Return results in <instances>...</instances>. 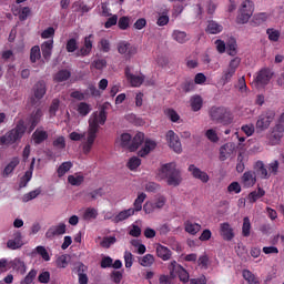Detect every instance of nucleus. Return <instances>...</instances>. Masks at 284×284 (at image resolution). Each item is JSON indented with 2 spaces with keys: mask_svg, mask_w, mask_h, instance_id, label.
I'll return each mask as SVG.
<instances>
[{
  "mask_svg": "<svg viewBox=\"0 0 284 284\" xmlns=\"http://www.w3.org/2000/svg\"><path fill=\"white\" fill-rule=\"evenodd\" d=\"M105 121H108V112H105V108H102L99 113H93L89 119L88 138L87 142L83 144L84 154H90L94 141H97L99 125H105Z\"/></svg>",
  "mask_w": 284,
  "mask_h": 284,
  "instance_id": "obj_1",
  "label": "nucleus"
},
{
  "mask_svg": "<svg viewBox=\"0 0 284 284\" xmlns=\"http://www.w3.org/2000/svg\"><path fill=\"white\" fill-rule=\"evenodd\" d=\"M105 121H108V112H105V108H102L99 113H93L89 119L88 138L87 142L83 144L84 154H90L94 141H97L99 125H105Z\"/></svg>",
  "mask_w": 284,
  "mask_h": 284,
  "instance_id": "obj_2",
  "label": "nucleus"
},
{
  "mask_svg": "<svg viewBox=\"0 0 284 284\" xmlns=\"http://www.w3.org/2000/svg\"><path fill=\"white\" fill-rule=\"evenodd\" d=\"M160 175L162 179H166L168 185H172L173 187H179L183 181L181 171L176 169V163L174 162L163 164L160 170Z\"/></svg>",
  "mask_w": 284,
  "mask_h": 284,
  "instance_id": "obj_3",
  "label": "nucleus"
},
{
  "mask_svg": "<svg viewBox=\"0 0 284 284\" xmlns=\"http://www.w3.org/2000/svg\"><path fill=\"white\" fill-rule=\"evenodd\" d=\"M209 116L213 123H220L221 125H232L234 122L232 111L225 106H212Z\"/></svg>",
  "mask_w": 284,
  "mask_h": 284,
  "instance_id": "obj_4",
  "label": "nucleus"
},
{
  "mask_svg": "<svg viewBox=\"0 0 284 284\" xmlns=\"http://www.w3.org/2000/svg\"><path fill=\"white\" fill-rule=\"evenodd\" d=\"M145 199H148V194H145L144 192L140 193L133 202V209H126L121 211L112 219V222L121 223L123 221H128L130 216H134L136 212H141V210H143V203L145 202Z\"/></svg>",
  "mask_w": 284,
  "mask_h": 284,
  "instance_id": "obj_5",
  "label": "nucleus"
},
{
  "mask_svg": "<svg viewBox=\"0 0 284 284\" xmlns=\"http://www.w3.org/2000/svg\"><path fill=\"white\" fill-rule=\"evenodd\" d=\"M26 130V122H23V120H20L17 123L16 128L11 129L4 135L0 136V145H14L17 141H21V139H23Z\"/></svg>",
  "mask_w": 284,
  "mask_h": 284,
  "instance_id": "obj_6",
  "label": "nucleus"
},
{
  "mask_svg": "<svg viewBox=\"0 0 284 284\" xmlns=\"http://www.w3.org/2000/svg\"><path fill=\"white\" fill-rule=\"evenodd\" d=\"M239 65H241V58H233L226 68L222 71V77L220 79L222 85H227V83H232V79L236 75V70H239Z\"/></svg>",
  "mask_w": 284,
  "mask_h": 284,
  "instance_id": "obj_7",
  "label": "nucleus"
},
{
  "mask_svg": "<svg viewBox=\"0 0 284 284\" xmlns=\"http://www.w3.org/2000/svg\"><path fill=\"white\" fill-rule=\"evenodd\" d=\"M252 14H254V2L251 0H245L241 4L236 22L241 24L247 23V21H250L252 18Z\"/></svg>",
  "mask_w": 284,
  "mask_h": 284,
  "instance_id": "obj_8",
  "label": "nucleus"
},
{
  "mask_svg": "<svg viewBox=\"0 0 284 284\" xmlns=\"http://www.w3.org/2000/svg\"><path fill=\"white\" fill-rule=\"evenodd\" d=\"M274 116L276 113L272 110H267L263 112L256 121L255 128L258 132H265L272 125V121H274Z\"/></svg>",
  "mask_w": 284,
  "mask_h": 284,
  "instance_id": "obj_9",
  "label": "nucleus"
},
{
  "mask_svg": "<svg viewBox=\"0 0 284 284\" xmlns=\"http://www.w3.org/2000/svg\"><path fill=\"white\" fill-rule=\"evenodd\" d=\"M169 271H170L172 278H175V276H179V278H180V281H182V283L190 282V273H187V271L183 266H181L179 263H176V261H172L169 264Z\"/></svg>",
  "mask_w": 284,
  "mask_h": 284,
  "instance_id": "obj_10",
  "label": "nucleus"
},
{
  "mask_svg": "<svg viewBox=\"0 0 284 284\" xmlns=\"http://www.w3.org/2000/svg\"><path fill=\"white\" fill-rule=\"evenodd\" d=\"M118 52L119 54H124L126 59H132L139 52V49L128 41H120L118 43Z\"/></svg>",
  "mask_w": 284,
  "mask_h": 284,
  "instance_id": "obj_11",
  "label": "nucleus"
},
{
  "mask_svg": "<svg viewBox=\"0 0 284 284\" xmlns=\"http://www.w3.org/2000/svg\"><path fill=\"white\" fill-rule=\"evenodd\" d=\"M272 77H274L272 70L267 68L260 70L254 79L255 85L264 88V85H267L272 81Z\"/></svg>",
  "mask_w": 284,
  "mask_h": 284,
  "instance_id": "obj_12",
  "label": "nucleus"
},
{
  "mask_svg": "<svg viewBox=\"0 0 284 284\" xmlns=\"http://www.w3.org/2000/svg\"><path fill=\"white\" fill-rule=\"evenodd\" d=\"M166 142L169 144V148H171V150H173V152H175L176 154H181V152H183L181 140L173 130L166 132Z\"/></svg>",
  "mask_w": 284,
  "mask_h": 284,
  "instance_id": "obj_13",
  "label": "nucleus"
},
{
  "mask_svg": "<svg viewBox=\"0 0 284 284\" xmlns=\"http://www.w3.org/2000/svg\"><path fill=\"white\" fill-rule=\"evenodd\" d=\"M124 74L126 77V81H129L132 88H141V85H143V81H145L144 75L133 74L130 67H125Z\"/></svg>",
  "mask_w": 284,
  "mask_h": 284,
  "instance_id": "obj_14",
  "label": "nucleus"
},
{
  "mask_svg": "<svg viewBox=\"0 0 284 284\" xmlns=\"http://www.w3.org/2000/svg\"><path fill=\"white\" fill-rule=\"evenodd\" d=\"M67 232L65 223H59L58 225H52L45 232V239L52 241V239H57V236H63Z\"/></svg>",
  "mask_w": 284,
  "mask_h": 284,
  "instance_id": "obj_15",
  "label": "nucleus"
},
{
  "mask_svg": "<svg viewBox=\"0 0 284 284\" xmlns=\"http://www.w3.org/2000/svg\"><path fill=\"white\" fill-rule=\"evenodd\" d=\"M189 172H191L193 179H197L202 183H207L210 181V175L205 171H201V169L196 168L194 164L189 165Z\"/></svg>",
  "mask_w": 284,
  "mask_h": 284,
  "instance_id": "obj_16",
  "label": "nucleus"
},
{
  "mask_svg": "<svg viewBox=\"0 0 284 284\" xmlns=\"http://www.w3.org/2000/svg\"><path fill=\"white\" fill-rule=\"evenodd\" d=\"M241 183L243 187H254L256 185V172L245 171L241 178Z\"/></svg>",
  "mask_w": 284,
  "mask_h": 284,
  "instance_id": "obj_17",
  "label": "nucleus"
},
{
  "mask_svg": "<svg viewBox=\"0 0 284 284\" xmlns=\"http://www.w3.org/2000/svg\"><path fill=\"white\" fill-rule=\"evenodd\" d=\"M45 92H47L45 82L40 81V82L36 83V85L33 87V97L34 98L31 99L32 105H37V102H34V99H37V101H41V99L43 97H45Z\"/></svg>",
  "mask_w": 284,
  "mask_h": 284,
  "instance_id": "obj_18",
  "label": "nucleus"
},
{
  "mask_svg": "<svg viewBox=\"0 0 284 284\" xmlns=\"http://www.w3.org/2000/svg\"><path fill=\"white\" fill-rule=\"evenodd\" d=\"M22 239L23 236L21 235V232H14L13 239L7 242L8 250H21V247H23Z\"/></svg>",
  "mask_w": 284,
  "mask_h": 284,
  "instance_id": "obj_19",
  "label": "nucleus"
},
{
  "mask_svg": "<svg viewBox=\"0 0 284 284\" xmlns=\"http://www.w3.org/2000/svg\"><path fill=\"white\" fill-rule=\"evenodd\" d=\"M220 236H222L224 241H232L234 239V229H232L230 223L224 222L220 224Z\"/></svg>",
  "mask_w": 284,
  "mask_h": 284,
  "instance_id": "obj_20",
  "label": "nucleus"
},
{
  "mask_svg": "<svg viewBox=\"0 0 284 284\" xmlns=\"http://www.w3.org/2000/svg\"><path fill=\"white\" fill-rule=\"evenodd\" d=\"M234 143H225L220 148V161H227L234 154Z\"/></svg>",
  "mask_w": 284,
  "mask_h": 284,
  "instance_id": "obj_21",
  "label": "nucleus"
},
{
  "mask_svg": "<svg viewBox=\"0 0 284 284\" xmlns=\"http://www.w3.org/2000/svg\"><path fill=\"white\" fill-rule=\"evenodd\" d=\"M53 48H54V40L53 39L44 41L41 44V52H42V57H43L44 60L49 61L51 59Z\"/></svg>",
  "mask_w": 284,
  "mask_h": 284,
  "instance_id": "obj_22",
  "label": "nucleus"
},
{
  "mask_svg": "<svg viewBox=\"0 0 284 284\" xmlns=\"http://www.w3.org/2000/svg\"><path fill=\"white\" fill-rule=\"evenodd\" d=\"M94 43V34H89L84 38V45L80 49L81 57H88L92 52Z\"/></svg>",
  "mask_w": 284,
  "mask_h": 284,
  "instance_id": "obj_23",
  "label": "nucleus"
},
{
  "mask_svg": "<svg viewBox=\"0 0 284 284\" xmlns=\"http://www.w3.org/2000/svg\"><path fill=\"white\" fill-rule=\"evenodd\" d=\"M145 141V134L143 132H138L131 140V145L129 146L130 152H136L143 142Z\"/></svg>",
  "mask_w": 284,
  "mask_h": 284,
  "instance_id": "obj_24",
  "label": "nucleus"
},
{
  "mask_svg": "<svg viewBox=\"0 0 284 284\" xmlns=\"http://www.w3.org/2000/svg\"><path fill=\"white\" fill-rule=\"evenodd\" d=\"M43 118V111L41 109H37L29 116L30 130H34L39 123H41V119Z\"/></svg>",
  "mask_w": 284,
  "mask_h": 284,
  "instance_id": "obj_25",
  "label": "nucleus"
},
{
  "mask_svg": "<svg viewBox=\"0 0 284 284\" xmlns=\"http://www.w3.org/2000/svg\"><path fill=\"white\" fill-rule=\"evenodd\" d=\"M253 170H255V175L257 174L260 179H270V172H267V168H265L263 161L255 162Z\"/></svg>",
  "mask_w": 284,
  "mask_h": 284,
  "instance_id": "obj_26",
  "label": "nucleus"
},
{
  "mask_svg": "<svg viewBox=\"0 0 284 284\" xmlns=\"http://www.w3.org/2000/svg\"><path fill=\"white\" fill-rule=\"evenodd\" d=\"M205 32H207V34H221V32H223V24L214 20H209Z\"/></svg>",
  "mask_w": 284,
  "mask_h": 284,
  "instance_id": "obj_27",
  "label": "nucleus"
},
{
  "mask_svg": "<svg viewBox=\"0 0 284 284\" xmlns=\"http://www.w3.org/2000/svg\"><path fill=\"white\" fill-rule=\"evenodd\" d=\"M32 141L36 145H41L44 141H48V131L37 129L32 133Z\"/></svg>",
  "mask_w": 284,
  "mask_h": 284,
  "instance_id": "obj_28",
  "label": "nucleus"
},
{
  "mask_svg": "<svg viewBox=\"0 0 284 284\" xmlns=\"http://www.w3.org/2000/svg\"><path fill=\"white\" fill-rule=\"evenodd\" d=\"M156 256L162 261H170L172 258V251L164 245L156 246Z\"/></svg>",
  "mask_w": 284,
  "mask_h": 284,
  "instance_id": "obj_29",
  "label": "nucleus"
},
{
  "mask_svg": "<svg viewBox=\"0 0 284 284\" xmlns=\"http://www.w3.org/2000/svg\"><path fill=\"white\" fill-rule=\"evenodd\" d=\"M156 148V142L152 140H145L143 148L138 152V156H148L152 150Z\"/></svg>",
  "mask_w": 284,
  "mask_h": 284,
  "instance_id": "obj_30",
  "label": "nucleus"
},
{
  "mask_svg": "<svg viewBox=\"0 0 284 284\" xmlns=\"http://www.w3.org/2000/svg\"><path fill=\"white\" fill-rule=\"evenodd\" d=\"M70 77H72V72L68 69H62L53 75V81H55V83H63V81H68Z\"/></svg>",
  "mask_w": 284,
  "mask_h": 284,
  "instance_id": "obj_31",
  "label": "nucleus"
},
{
  "mask_svg": "<svg viewBox=\"0 0 284 284\" xmlns=\"http://www.w3.org/2000/svg\"><path fill=\"white\" fill-rule=\"evenodd\" d=\"M190 105L193 112H199L203 108V98L199 94L191 97Z\"/></svg>",
  "mask_w": 284,
  "mask_h": 284,
  "instance_id": "obj_32",
  "label": "nucleus"
},
{
  "mask_svg": "<svg viewBox=\"0 0 284 284\" xmlns=\"http://www.w3.org/2000/svg\"><path fill=\"white\" fill-rule=\"evenodd\" d=\"M184 230L185 232H187V234H192L194 236L195 234H199V232H201V224L186 221L184 223Z\"/></svg>",
  "mask_w": 284,
  "mask_h": 284,
  "instance_id": "obj_33",
  "label": "nucleus"
},
{
  "mask_svg": "<svg viewBox=\"0 0 284 284\" xmlns=\"http://www.w3.org/2000/svg\"><path fill=\"white\" fill-rule=\"evenodd\" d=\"M17 165H19V158H12L10 163H8L4 168L2 176H10V174H12V172H14V170L17 169Z\"/></svg>",
  "mask_w": 284,
  "mask_h": 284,
  "instance_id": "obj_34",
  "label": "nucleus"
},
{
  "mask_svg": "<svg viewBox=\"0 0 284 284\" xmlns=\"http://www.w3.org/2000/svg\"><path fill=\"white\" fill-rule=\"evenodd\" d=\"M242 276L248 284H261L258 277H256L250 270H243Z\"/></svg>",
  "mask_w": 284,
  "mask_h": 284,
  "instance_id": "obj_35",
  "label": "nucleus"
},
{
  "mask_svg": "<svg viewBox=\"0 0 284 284\" xmlns=\"http://www.w3.org/2000/svg\"><path fill=\"white\" fill-rule=\"evenodd\" d=\"M265 195V190L263 187L258 186L257 191H253L248 194V201L250 203H256L258 199H263Z\"/></svg>",
  "mask_w": 284,
  "mask_h": 284,
  "instance_id": "obj_36",
  "label": "nucleus"
},
{
  "mask_svg": "<svg viewBox=\"0 0 284 284\" xmlns=\"http://www.w3.org/2000/svg\"><path fill=\"white\" fill-rule=\"evenodd\" d=\"M11 267L19 272V274H26V263L21 258H14L11 261Z\"/></svg>",
  "mask_w": 284,
  "mask_h": 284,
  "instance_id": "obj_37",
  "label": "nucleus"
},
{
  "mask_svg": "<svg viewBox=\"0 0 284 284\" xmlns=\"http://www.w3.org/2000/svg\"><path fill=\"white\" fill-rule=\"evenodd\" d=\"M172 38L178 43H185L186 41H190V38H187V33L184 31L174 30L172 33Z\"/></svg>",
  "mask_w": 284,
  "mask_h": 284,
  "instance_id": "obj_38",
  "label": "nucleus"
},
{
  "mask_svg": "<svg viewBox=\"0 0 284 284\" xmlns=\"http://www.w3.org/2000/svg\"><path fill=\"white\" fill-rule=\"evenodd\" d=\"M99 216V211L94 207H87L84 213H83V220L84 221H92Z\"/></svg>",
  "mask_w": 284,
  "mask_h": 284,
  "instance_id": "obj_39",
  "label": "nucleus"
},
{
  "mask_svg": "<svg viewBox=\"0 0 284 284\" xmlns=\"http://www.w3.org/2000/svg\"><path fill=\"white\" fill-rule=\"evenodd\" d=\"M70 170H72V162H63L57 170L59 179L65 176V173L70 172Z\"/></svg>",
  "mask_w": 284,
  "mask_h": 284,
  "instance_id": "obj_40",
  "label": "nucleus"
},
{
  "mask_svg": "<svg viewBox=\"0 0 284 284\" xmlns=\"http://www.w3.org/2000/svg\"><path fill=\"white\" fill-rule=\"evenodd\" d=\"M131 144H132V135L130 133H122L120 136L121 148H125L126 150H130Z\"/></svg>",
  "mask_w": 284,
  "mask_h": 284,
  "instance_id": "obj_41",
  "label": "nucleus"
},
{
  "mask_svg": "<svg viewBox=\"0 0 284 284\" xmlns=\"http://www.w3.org/2000/svg\"><path fill=\"white\" fill-rule=\"evenodd\" d=\"M139 263L142 267H152L154 265V255L146 254L139 260Z\"/></svg>",
  "mask_w": 284,
  "mask_h": 284,
  "instance_id": "obj_42",
  "label": "nucleus"
},
{
  "mask_svg": "<svg viewBox=\"0 0 284 284\" xmlns=\"http://www.w3.org/2000/svg\"><path fill=\"white\" fill-rule=\"evenodd\" d=\"M41 59V48L39 45H34L30 51V61L31 63H37Z\"/></svg>",
  "mask_w": 284,
  "mask_h": 284,
  "instance_id": "obj_43",
  "label": "nucleus"
},
{
  "mask_svg": "<svg viewBox=\"0 0 284 284\" xmlns=\"http://www.w3.org/2000/svg\"><path fill=\"white\" fill-rule=\"evenodd\" d=\"M78 112L81 116H88V114L92 112V108H90V104H88V102H80L78 104Z\"/></svg>",
  "mask_w": 284,
  "mask_h": 284,
  "instance_id": "obj_44",
  "label": "nucleus"
},
{
  "mask_svg": "<svg viewBox=\"0 0 284 284\" xmlns=\"http://www.w3.org/2000/svg\"><path fill=\"white\" fill-rule=\"evenodd\" d=\"M85 181V178L83 175H69L68 176V182L70 185H74L79 187L83 182Z\"/></svg>",
  "mask_w": 284,
  "mask_h": 284,
  "instance_id": "obj_45",
  "label": "nucleus"
},
{
  "mask_svg": "<svg viewBox=\"0 0 284 284\" xmlns=\"http://www.w3.org/2000/svg\"><path fill=\"white\" fill-rule=\"evenodd\" d=\"M237 44L235 39H231L227 44H226V52L230 57H236L237 51H236Z\"/></svg>",
  "mask_w": 284,
  "mask_h": 284,
  "instance_id": "obj_46",
  "label": "nucleus"
},
{
  "mask_svg": "<svg viewBox=\"0 0 284 284\" xmlns=\"http://www.w3.org/2000/svg\"><path fill=\"white\" fill-rule=\"evenodd\" d=\"M252 230V223L250 222V217L245 216L243 219V225H242V236H250V232Z\"/></svg>",
  "mask_w": 284,
  "mask_h": 284,
  "instance_id": "obj_47",
  "label": "nucleus"
},
{
  "mask_svg": "<svg viewBox=\"0 0 284 284\" xmlns=\"http://www.w3.org/2000/svg\"><path fill=\"white\" fill-rule=\"evenodd\" d=\"M114 243H116L115 236H105L101 241L100 245H101V247H104V250H110V247H112V245H114Z\"/></svg>",
  "mask_w": 284,
  "mask_h": 284,
  "instance_id": "obj_48",
  "label": "nucleus"
},
{
  "mask_svg": "<svg viewBox=\"0 0 284 284\" xmlns=\"http://www.w3.org/2000/svg\"><path fill=\"white\" fill-rule=\"evenodd\" d=\"M32 181V171H26L24 175L20 179L19 187H27L28 183Z\"/></svg>",
  "mask_w": 284,
  "mask_h": 284,
  "instance_id": "obj_49",
  "label": "nucleus"
},
{
  "mask_svg": "<svg viewBox=\"0 0 284 284\" xmlns=\"http://www.w3.org/2000/svg\"><path fill=\"white\" fill-rule=\"evenodd\" d=\"M67 52H77L79 50V42L77 39L71 38L67 41Z\"/></svg>",
  "mask_w": 284,
  "mask_h": 284,
  "instance_id": "obj_50",
  "label": "nucleus"
},
{
  "mask_svg": "<svg viewBox=\"0 0 284 284\" xmlns=\"http://www.w3.org/2000/svg\"><path fill=\"white\" fill-rule=\"evenodd\" d=\"M39 194H41V187H38V189L24 194V196H23L24 203H28V201H33V199H37V196H39Z\"/></svg>",
  "mask_w": 284,
  "mask_h": 284,
  "instance_id": "obj_51",
  "label": "nucleus"
},
{
  "mask_svg": "<svg viewBox=\"0 0 284 284\" xmlns=\"http://www.w3.org/2000/svg\"><path fill=\"white\" fill-rule=\"evenodd\" d=\"M52 145L57 148V150H65V138L63 135L58 136Z\"/></svg>",
  "mask_w": 284,
  "mask_h": 284,
  "instance_id": "obj_52",
  "label": "nucleus"
},
{
  "mask_svg": "<svg viewBox=\"0 0 284 284\" xmlns=\"http://www.w3.org/2000/svg\"><path fill=\"white\" fill-rule=\"evenodd\" d=\"M244 159H245V156L243 155V153H239L237 164H236V172H239V174H241L245 171V162H243Z\"/></svg>",
  "mask_w": 284,
  "mask_h": 284,
  "instance_id": "obj_53",
  "label": "nucleus"
},
{
  "mask_svg": "<svg viewBox=\"0 0 284 284\" xmlns=\"http://www.w3.org/2000/svg\"><path fill=\"white\" fill-rule=\"evenodd\" d=\"M181 88L183 90V92L187 93V92H193L194 88H195V83L192 80H185L182 84Z\"/></svg>",
  "mask_w": 284,
  "mask_h": 284,
  "instance_id": "obj_54",
  "label": "nucleus"
},
{
  "mask_svg": "<svg viewBox=\"0 0 284 284\" xmlns=\"http://www.w3.org/2000/svg\"><path fill=\"white\" fill-rule=\"evenodd\" d=\"M266 34H268L270 41L276 42L278 39H281V32L275 29H267Z\"/></svg>",
  "mask_w": 284,
  "mask_h": 284,
  "instance_id": "obj_55",
  "label": "nucleus"
},
{
  "mask_svg": "<svg viewBox=\"0 0 284 284\" xmlns=\"http://www.w3.org/2000/svg\"><path fill=\"white\" fill-rule=\"evenodd\" d=\"M205 136L212 143H217V141H219V134H216V131L214 129L206 130Z\"/></svg>",
  "mask_w": 284,
  "mask_h": 284,
  "instance_id": "obj_56",
  "label": "nucleus"
},
{
  "mask_svg": "<svg viewBox=\"0 0 284 284\" xmlns=\"http://www.w3.org/2000/svg\"><path fill=\"white\" fill-rule=\"evenodd\" d=\"M36 252L43 258V261H50V253H48V250H45L44 246H37Z\"/></svg>",
  "mask_w": 284,
  "mask_h": 284,
  "instance_id": "obj_57",
  "label": "nucleus"
},
{
  "mask_svg": "<svg viewBox=\"0 0 284 284\" xmlns=\"http://www.w3.org/2000/svg\"><path fill=\"white\" fill-rule=\"evenodd\" d=\"M166 116H169L172 123H178V121L181 119V115H179V113L174 109H168Z\"/></svg>",
  "mask_w": 284,
  "mask_h": 284,
  "instance_id": "obj_58",
  "label": "nucleus"
},
{
  "mask_svg": "<svg viewBox=\"0 0 284 284\" xmlns=\"http://www.w3.org/2000/svg\"><path fill=\"white\" fill-rule=\"evenodd\" d=\"M118 28H120V30H128V28H130V18L121 17L118 21Z\"/></svg>",
  "mask_w": 284,
  "mask_h": 284,
  "instance_id": "obj_59",
  "label": "nucleus"
},
{
  "mask_svg": "<svg viewBox=\"0 0 284 284\" xmlns=\"http://www.w3.org/2000/svg\"><path fill=\"white\" fill-rule=\"evenodd\" d=\"M141 165V159L138 156H133L129 160L128 162V168L129 170H136Z\"/></svg>",
  "mask_w": 284,
  "mask_h": 284,
  "instance_id": "obj_60",
  "label": "nucleus"
},
{
  "mask_svg": "<svg viewBox=\"0 0 284 284\" xmlns=\"http://www.w3.org/2000/svg\"><path fill=\"white\" fill-rule=\"evenodd\" d=\"M73 8H75V12H90V8L88 7V4L81 2V1H77L73 3Z\"/></svg>",
  "mask_w": 284,
  "mask_h": 284,
  "instance_id": "obj_61",
  "label": "nucleus"
},
{
  "mask_svg": "<svg viewBox=\"0 0 284 284\" xmlns=\"http://www.w3.org/2000/svg\"><path fill=\"white\" fill-rule=\"evenodd\" d=\"M227 192H230V194L234 193V194H241V184L239 182H232L229 186H227Z\"/></svg>",
  "mask_w": 284,
  "mask_h": 284,
  "instance_id": "obj_62",
  "label": "nucleus"
},
{
  "mask_svg": "<svg viewBox=\"0 0 284 284\" xmlns=\"http://www.w3.org/2000/svg\"><path fill=\"white\" fill-rule=\"evenodd\" d=\"M57 267L65 268L68 267V255H60L57 261Z\"/></svg>",
  "mask_w": 284,
  "mask_h": 284,
  "instance_id": "obj_63",
  "label": "nucleus"
},
{
  "mask_svg": "<svg viewBox=\"0 0 284 284\" xmlns=\"http://www.w3.org/2000/svg\"><path fill=\"white\" fill-rule=\"evenodd\" d=\"M98 45L102 52H110V40L101 39Z\"/></svg>",
  "mask_w": 284,
  "mask_h": 284,
  "instance_id": "obj_64",
  "label": "nucleus"
}]
</instances>
